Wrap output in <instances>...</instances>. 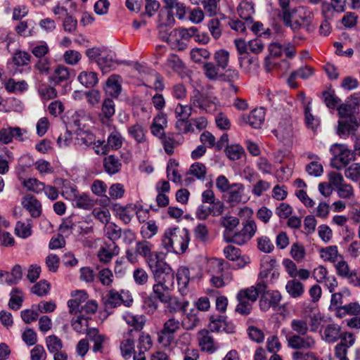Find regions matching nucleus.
I'll return each instance as SVG.
<instances>
[{
  "label": "nucleus",
  "instance_id": "nucleus-1",
  "mask_svg": "<svg viewBox=\"0 0 360 360\" xmlns=\"http://www.w3.org/2000/svg\"><path fill=\"white\" fill-rule=\"evenodd\" d=\"M189 242L188 230L179 226L167 228L161 239V245L167 252L177 255H181L187 250Z\"/></svg>",
  "mask_w": 360,
  "mask_h": 360
},
{
  "label": "nucleus",
  "instance_id": "nucleus-2",
  "mask_svg": "<svg viewBox=\"0 0 360 360\" xmlns=\"http://www.w3.org/2000/svg\"><path fill=\"white\" fill-rule=\"evenodd\" d=\"M266 288V285L264 282H259L256 285L239 290L236 295L238 304L236 307V311L242 315L250 314L252 303Z\"/></svg>",
  "mask_w": 360,
  "mask_h": 360
},
{
  "label": "nucleus",
  "instance_id": "nucleus-3",
  "mask_svg": "<svg viewBox=\"0 0 360 360\" xmlns=\"http://www.w3.org/2000/svg\"><path fill=\"white\" fill-rule=\"evenodd\" d=\"M86 56L89 60L95 61L104 73L110 72L116 65L115 52L107 48L89 49L86 51Z\"/></svg>",
  "mask_w": 360,
  "mask_h": 360
},
{
  "label": "nucleus",
  "instance_id": "nucleus-4",
  "mask_svg": "<svg viewBox=\"0 0 360 360\" xmlns=\"http://www.w3.org/2000/svg\"><path fill=\"white\" fill-rule=\"evenodd\" d=\"M330 153L332 155L330 165L332 167L341 170L347 167L354 160V153L347 145L343 143H333L330 147Z\"/></svg>",
  "mask_w": 360,
  "mask_h": 360
},
{
  "label": "nucleus",
  "instance_id": "nucleus-5",
  "mask_svg": "<svg viewBox=\"0 0 360 360\" xmlns=\"http://www.w3.org/2000/svg\"><path fill=\"white\" fill-rule=\"evenodd\" d=\"M181 327V321L174 316L166 320L158 333V342L164 347H169L174 340V334Z\"/></svg>",
  "mask_w": 360,
  "mask_h": 360
},
{
  "label": "nucleus",
  "instance_id": "nucleus-6",
  "mask_svg": "<svg viewBox=\"0 0 360 360\" xmlns=\"http://www.w3.org/2000/svg\"><path fill=\"white\" fill-rule=\"evenodd\" d=\"M62 195L68 200H71L75 207L89 210L94 205V200L86 193L79 194L75 186L62 190Z\"/></svg>",
  "mask_w": 360,
  "mask_h": 360
},
{
  "label": "nucleus",
  "instance_id": "nucleus-7",
  "mask_svg": "<svg viewBox=\"0 0 360 360\" xmlns=\"http://www.w3.org/2000/svg\"><path fill=\"white\" fill-rule=\"evenodd\" d=\"M190 103L194 108H198L207 112H215L218 108V101L216 97L202 94L195 91L190 98Z\"/></svg>",
  "mask_w": 360,
  "mask_h": 360
},
{
  "label": "nucleus",
  "instance_id": "nucleus-8",
  "mask_svg": "<svg viewBox=\"0 0 360 360\" xmlns=\"http://www.w3.org/2000/svg\"><path fill=\"white\" fill-rule=\"evenodd\" d=\"M198 29L195 27L174 29L170 32V38L167 43L174 49L183 50L186 45L182 40L195 38Z\"/></svg>",
  "mask_w": 360,
  "mask_h": 360
},
{
  "label": "nucleus",
  "instance_id": "nucleus-9",
  "mask_svg": "<svg viewBox=\"0 0 360 360\" xmlns=\"http://www.w3.org/2000/svg\"><path fill=\"white\" fill-rule=\"evenodd\" d=\"M146 263L153 273L154 278H162L167 274H174L171 272L169 265L164 261L162 253L154 252V254L146 260Z\"/></svg>",
  "mask_w": 360,
  "mask_h": 360
},
{
  "label": "nucleus",
  "instance_id": "nucleus-10",
  "mask_svg": "<svg viewBox=\"0 0 360 360\" xmlns=\"http://www.w3.org/2000/svg\"><path fill=\"white\" fill-rule=\"evenodd\" d=\"M226 202L231 206L245 203L248 198L245 195V186L241 183H232L231 186L224 195Z\"/></svg>",
  "mask_w": 360,
  "mask_h": 360
},
{
  "label": "nucleus",
  "instance_id": "nucleus-11",
  "mask_svg": "<svg viewBox=\"0 0 360 360\" xmlns=\"http://www.w3.org/2000/svg\"><path fill=\"white\" fill-rule=\"evenodd\" d=\"M174 274H167L162 278H154L155 284L153 286V292L160 302L168 296L167 292L169 291L174 284Z\"/></svg>",
  "mask_w": 360,
  "mask_h": 360
},
{
  "label": "nucleus",
  "instance_id": "nucleus-12",
  "mask_svg": "<svg viewBox=\"0 0 360 360\" xmlns=\"http://www.w3.org/2000/svg\"><path fill=\"white\" fill-rule=\"evenodd\" d=\"M288 346L293 349H313L316 341L311 335H292L287 338Z\"/></svg>",
  "mask_w": 360,
  "mask_h": 360
},
{
  "label": "nucleus",
  "instance_id": "nucleus-13",
  "mask_svg": "<svg viewBox=\"0 0 360 360\" xmlns=\"http://www.w3.org/2000/svg\"><path fill=\"white\" fill-rule=\"evenodd\" d=\"M358 129V122L354 117H349L345 120L338 121L336 132L342 139H347L349 136H351L352 139H354L356 137Z\"/></svg>",
  "mask_w": 360,
  "mask_h": 360
},
{
  "label": "nucleus",
  "instance_id": "nucleus-14",
  "mask_svg": "<svg viewBox=\"0 0 360 360\" xmlns=\"http://www.w3.org/2000/svg\"><path fill=\"white\" fill-rule=\"evenodd\" d=\"M259 300V307L263 311H266L269 309H275L280 304L282 296L278 290H267L266 289L261 293Z\"/></svg>",
  "mask_w": 360,
  "mask_h": 360
},
{
  "label": "nucleus",
  "instance_id": "nucleus-15",
  "mask_svg": "<svg viewBox=\"0 0 360 360\" xmlns=\"http://www.w3.org/2000/svg\"><path fill=\"white\" fill-rule=\"evenodd\" d=\"M136 208V205L132 203L127 204L125 206L120 203H115L112 206V211L116 217L125 224H128L135 214Z\"/></svg>",
  "mask_w": 360,
  "mask_h": 360
},
{
  "label": "nucleus",
  "instance_id": "nucleus-16",
  "mask_svg": "<svg viewBox=\"0 0 360 360\" xmlns=\"http://www.w3.org/2000/svg\"><path fill=\"white\" fill-rule=\"evenodd\" d=\"M158 25L160 37L165 41H168L170 38V33H168V27H171L174 23V18L172 13L169 12H161L159 14Z\"/></svg>",
  "mask_w": 360,
  "mask_h": 360
},
{
  "label": "nucleus",
  "instance_id": "nucleus-17",
  "mask_svg": "<svg viewBox=\"0 0 360 360\" xmlns=\"http://www.w3.org/2000/svg\"><path fill=\"white\" fill-rule=\"evenodd\" d=\"M297 19L302 23L303 27L308 32H312L315 29L313 22L314 18L313 11L306 6H299L295 10Z\"/></svg>",
  "mask_w": 360,
  "mask_h": 360
},
{
  "label": "nucleus",
  "instance_id": "nucleus-18",
  "mask_svg": "<svg viewBox=\"0 0 360 360\" xmlns=\"http://www.w3.org/2000/svg\"><path fill=\"white\" fill-rule=\"evenodd\" d=\"M26 130L20 127H7L0 129V143L8 144L13 141V139L20 141H23V135Z\"/></svg>",
  "mask_w": 360,
  "mask_h": 360
},
{
  "label": "nucleus",
  "instance_id": "nucleus-19",
  "mask_svg": "<svg viewBox=\"0 0 360 360\" xmlns=\"http://www.w3.org/2000/svg\"><path fill=\"white\" fill-rule=\"evenodd\" d=\"M86 335L94 343L92 351L94 353L102 352L108 342V338L105 335L101 333L96 328L87 330Z\"/></svg>",
  "mask_w": 360,
  "mask_h": 360
},
{
  "label": "nucleus",
  "instance_id": "nucleus-20",
  "mask_svg": "<svg viewBox=\"0 0 360 360\" xmlns=\"http://www.w3.org/2000/svg\"><path fill=\"white\" fill-rule=\"evenodd\" d=\"M283 266L290 277L294 278H299L301 280H307L310 277L311 273L306 269H297L296 264L290 259L283 260Z\"/></svg>",
  "mask_w": 360,
  "mask_h": 360
},
{
  "label": "nucleus",
  "instance_id": "nucleus-21",
  "mask_svg": "<svg viewBox=\"0 0 360 360\" xmlns=\"http://www.w3.org/2000/svg\"><path fill=\"white\" fill-rule=\"evenodd\" d=\"M22 205L33 218H37L41 214V204L34 195L27 194L22 198Z\"/></svg>",
  "mask_w": 360,
  "mask_h": 360
},
{
  "label": "nucleus",
  "instance_id": "nucleus-22",
  "mask_svg": "<svg viewBox=\"0 0 360 360\" xmlns=\"http://www.w3.org/2000/svg\"><path fill=\"white\" fill-rule=\"evenodd\" d=\"M226 317L224 316H212L210 317V322L209 323V328L212 332L225 331L228 333L234 332V326L233 324L227 323L226 321Z\"/></svg>",
  "mask_w": 360,
  "mask_h": 360
},
{
  "label": "nucleus",
  "instance_id": "nucleus-23",
  "mask_svg": "<svg viewBox=\"0 0 360 360\" xmlns=\"http://www.w3.org/2000/svg\"><path fill=\"white\" fill-rule=\"evenodd\" d=\"M322 339L328 343H334L341 337V327L337 323L326 325L321 333Z\"/></svg>",
  "mask_w": 360,
  "mask_h": 360
},
{
  "label": "nucleus",
  "instance_id": "nucleus-24",
  "mask_svg": "<svg viewBox=\"0 0 360 360\" xmlns=\"http://www.w3.org/2000/svg\"><path fill=\"white\" fill-rule=\"evenodd\" d=\"M72 299L68 302V306L70 313H76L80 310L82 304L88 299V295L85 290H76L71 294Z\"/></svg>",
  "mask_w": 360,
  "mask_h": 360
},
{
  "label": "nucleus",
  "instance_id": "nucleus-25",
  "mask_svg": "<svg viewBox=\"0 0 360 360\" xmlns=\"http://www.w3.org/2000/svg\"><path fill=\"white\" fill-rule=\"evenodd\" d=\"M18 179L22 187L27 191L36 194H40L43 191L44 184L37 178H23L20 174H18Z\"/></svg>",
  "mask_w": 360,
  "mask_h": 360
},
{
  "label": "nucleus",
  "instance_id": "nucleus-26",
  "mask_svg": "<svg viewBox=\"0 0 360 360\" xmlns=\"http://www.w3.org/2000/svg\"><path fill=\"white\" fill-rule=\"evenodd\" d=\"M167 117L162 112H160L153 118L150 126L151 133L156 137L162 139L165 134V128L167 127Z\"/></svg>",
  "mask_w": 360,
  "mask_h": 360
},
{
  "label": "nucleus",
  "instance_id": "nucleus-27",
  "mask_svg": "<svg viewBox=\"0 0 360 360\" xmlns=\"http://www.w3.org/2000/svg\"><path fill=\"white\" fill-rule=\"evenodd\" d=\"M124 141V136L115 127H113L107 139L106 146L108 149V152L110 150H117L121 148Z\"/></svg>",
  "mask_w": 360,
  "mask_h": 360
},
{
  "label": "nucleus",
  "instance_id": "nucleus-28",
  "mask_svg": "<svg viewBox=\"0 0 360 360\" xmlns=\"http://www.w3.org/2000/svg\"><path fill=\"white\" fill-rule=\"evenodd\" d=\"M120 81L121 77L117 75H112L110 76L104 87L105 93L112 97H118L122 90Z\"/></svg>",
  "mask_w": 360,
  "mask_h": 360
},
{
  "label": "nucleus",
  "instance_id": "nucleus-29",
  "mask_svg": "<svg viewBox=\"0 0 360 360\" xmlns=\"http://www.w3.org/2000/svg\"><path fill=\"white\" fill-rule=\"evenodd\" d=\"M127 133L138 143H145L147 141V129L139 123L129 126Z\"/></svg>",
  "mask_w": 360,
  "mask_h": 360
},
{
  "label": "nucleus",
  "instance_id": "nucleus-30",
  "mask_svg": "<svg viewBox=\"0 0 360 360\" xmlns=\"http://www.w3.org/2000/svg\"><path fill=\"white\" fill-rule=\"evenodd\" d=\"M265 119V111L263 108H255L252 110L243 120L253 128L258 129L262 125Z\"/></svg>",
  "mask_w": 360,
  "mask_h": 360
},
{
  "label": "nucleus",
  "instance_id": "nucleus-31",
  "mask_svg": "<svg viewBox=\"0 0 360 360\" xmlns=\"http://www.w3.org/2000/svg\"><path fill=\"white\" fill-rule=\"evenodd\" d=\"M120 253V248L115 243L105 247H101L98 251L97 256L101 262L107 264L112 257Z\"/></svg>",
  "mask_w": 360,
  "mask_h": 360
},
{
  "label": "nucleus",
  "instance_id": "nucleus-32",
  "mask_svg": "<svg viewBox=\"0 0 360 360\" xmlns=\"http://www.w3.org/2000/svg\"><path fill=\"white\" fill-rule=\"evenodd\" d=\"M239 224L240 220L236 217L226 214L221 217L220 224L224 228L223 233L224 240L233 233Z\"/></svg>",
  "mask_w": 360,
  "mask_h": 360
},
{
  "label": "nucleus",
  "instance_id": "nucleus-33",
  "mask_svg": "<svg viewBox=\"0 0 360 360\" xmlns=\"http://www.w3.org/2000/svg\"><path fill=\"white\" fill-rule=\"evenodd\" d=\"M115 103L110 98L103 101L101 106V113L99 119L103 124H108L109 120L115 115Z\"/></svg>",
  "mask_w": 360,
  "mask_h": 360
},
{
  "label": "nucleus",
  "instance_id": "nucleus-34",
  "mask_svg": "<svg viewBox=\"0 0 360 360\" xmlns=\"http://www.w3.org/2000/svg\"><path fill=\"white\" fill-rule=\"evenodd\" d=\"M335 268L336 274L339 276L347 278L349 281L356 277V272L350 269L347 262L344 259L343 257L335 263Z\"/></svg>",
  "mask_w": 360,
  "mask_h": 360
},
{
  "label": "nucleus",
  "instance_id": "nucleus-35",
  "mask_svg": "<svg viewBox=\"0 0 360 360\" xmlns=\"http://www.w3.org/2000/svg\"><path fill=\"white\" fill-rule=\"evenodd\" d=\"M199 344L203 351L214 352L216 350L213 337L208 330H202L198 333Z\"/></svg>",
  "mask_w": 360,
  "mask_h": 360
},
{
  "label": "nucleus",
  "instance_id": "nucleus-36",
  "mask_svg": "<svg viewBox=\"0 0 360 360\" xmlns=\"http://www.w3.org/2000/svg\"><path fill=\"white\" fill-rule=\"evenodd\" d=\"M176 279L179 292L182 295L186 294L190 281L189 269L185 266L179 268L176 273Z\"/></svg>",
  "mask_w": 360,
  "mask_h": 360
},
{
  "label": "nucleus",
  "instance_id": "nucleus-37",
  "mask_svg": "<svg viewBox=\"0 0 360 360\" xmlns=\"http://www.w3.org/2000/svg\"><path fill=\"white\" fill-rule=\"evenodd\" d=\"M321 258L325 261L331 263H335L342 256L339 253L338 247L336 245H330L322 248L320 251Z\"/></svg>",
  "mask_w": 360,
  "mask_h": 360
},
{
  "label": "nucleus",
  "instance_id": "nucleus-38",
  "mask_svg": "<svg viewBox=\"0 0 360 360\" xmlns=\"http://www.w3.org/2000/svg\"><path fill=\"white\" fill-rule=\"evenodd\" d=\"M338 318H343L347 315H360V305L356 302H351L348 304L342 305L335 312Z\"/></svg>",
  "mask_w": 360,
  "mask_h": 360
},
{
  "label": "nucleus",
  "instance_id": "nucleus-39",
  "mask_svg": "<svg viewBox=\"0 0 360 360\" xmlns=\"http://www.w3.org/2000/svg\"><path fill=\"white\" fill-rule=\"evenodd\" d=\"M79 83L86 88L95 86L98 82V75L93 71H82L77 77Z\"/></svg>",
  "mask_w": 360,
  "mask_h": 360
},
{
  "label": "nucleus",
  "instance_id": "nucleus-40",
  "mask_svg": "<svg viewBox=\"0 0 360 360\" xmlns=\"http://www.w3.org/2000/svg\"><path fill=\"white\" fill-rule=\"evenodd\" d=\"M70 77L69 69L64 65H57L51 75L50 76V81L54 84H59L60 83L68 80Z\"/></svg>",
  "mask_w": 360,
  "mask_h": 360
},
{
  "label": "nucleus",
  "instance_id": "nucleus-41",
  "mask_svg": "<svg viewBox=\"0 0 360 360\" xmlns=\"http://www.w3.org/2000/svg\"><path fill=\"white\" fill-rule=\"evenodd\" d=\"M206 270L210 276L216 274L221 275L224 273H228V271H224L225 266L224 260L217 258L207 259Z\"/></svg>",
  "mask_w": 360,
  "mask_h": 360
},
{
  "label": "nucleus",
  "instance_id": "nucleus-42",
  "mask_svg": "<svg viewBox=\"0 0 360 360\" xmlns=\"http://www.w3.org/2000/svg\"><path fill=\"white\" fill-rule=\"evenodd\" d=\"M275 263V260L269 258L262 260L259 272V277L262 279L267 278L270 274H271L273 278H277L278 277L279 273L273 270Z\"/></svg>",
  "mask_w": 360,
  "mask_h": 360
},
{
  "label": "nucleus",
  "instance_id": "nucleus-43",
  "mask_svg": "<svg viewBox=\"0 0 360 360\" xmlns=\"http://www.w3.org/2000/svg\"><path fill=\"white\" fill-rule=\"evenodd\" d=\"M103 167L108 174H115L120 171L122 163L117 157L110 155L104 158Z\"/></svg>",
  "mask_w": 360,
  "mask_h": 360
},
{
  "label": "nucleus",
  "instance_id": "nucleus-44",
  "mask_svg": "<svg viewBox=\"0 0 360 360\" xmlns=\"http://www.w3.org/2000/svg\"><path fill=\"white\" fill-rule=\"evenodd\" d=\"M75 144L89 146L94 142L95 135L84 129L75 130Z\"/></svg>",
  "mask_w": 360,
  "mask_h": 360
},
{
  "label": "nucleus",
  "instance_id": "nucleus-45",
  "mask_svg": "<svg viewBox=\"0 0 360 360\" xmlns=\"http://www.w3.org/2000/svg\"><path fill=\"white\" fill-rule=\"evenodd\" d=\"M22 269L20 265L13 266L11 272H0V277L4 278V281L9 285L16 284L22 278Z\"/></svg>",
  "mask_w": 360,
  "mask_h": 360
},
{
  "label": "nucleus",
  "instance_id": "nucleus-46",
  "mask_svg": "<svg viewBox=\"0 0 360 360\" xmlns=\"http://www.w3.org/2000/svg\"><path fill=\"white\" fill-rule=\"evenodd\" d=\"M255 13L254 6L252 3L243 1L240 2L238 7V13L241 19L248 23L249 21L252 22V15Z\"/></svg>",
  "mask_w": 360,
  "mask_h": 360
},
{
  "label": "nucleus",
  "instance_id": "nucleus-47",
  "mask_svg": "<svg viewBox=\"0 0 360 360\" xmlns=\"http://www.w3.org/2000/svg\"><path fill=\"white\" fill-rule=\"evenodd\" d=\"M153 245L148 240L138 241L135 245V252L137 255L141 256L146 259H149L154 252H153Z\"/></svg>",
  "mask_w": 360,
  "mask_h": 360
},
{
  "label": "nucleus",
  "instance_id": "nucleus-48",
  "mask_svg": "<svg viewBox=\"0 0 360 360\" xmlns=\"http://www.w3.org/2000/svg\"><path fill=\"white\" fill-rule=\"evenodd\" d=\"M5 89L9 93L22 94L27 90L28 84L25 80L16 82L11 78L5 83Z\"/></svg>",
  "mask_w": 360,
  "mask_h": 360
},
{
  "label": "nucleus",
  "instance_id": "nucleus-49",
  "mask_svg": "<svg viewBox=\"0 0 360 360\" xmlns=\"http://www.w3.org/2000/svg\"><path fill=\"white\" fill-rule=\"evenodd\" d=\"M285 290L290 297L293 298L301 297L304 291V285L295 278L287 282Z\"/></svg>",
  "mask_w": 360,
  "mask_h": 360
},
{
  "label": "nucleus",
  "instance_id": "nucleus-50",
  "mask_svg": "<svg viewBox=\"0 0 360 360\" xmlns=\"http://www.w3.org/2000/svg\"><path fill=\"white\" fill-rule=\"evenodd\" d=\"M200 323L198 313L193 309L186 314V316L181 321V326L187 330H191L196 328Z\"/></svg>",
  "mask_w": 360,
  "mask_h": 360
},
{
  "label": "nucleus",
  "instance_id": "nucleus-51",
  "mask_svg": "<svg viewBox=\"0 0 360 360\" xmlns=\"http://www.w3.org/2000/svg\"><path fill=\"white\" fill-rule=\"evenodd\" d=\"M239 64L245 72L249 73L258 68L257 60L249 55L241 56L239 58Z\"/></svg>",
  "mask_w": 360,
  "mask_h": 360
},
{
  "label": "nucleus",
  "instance_id": "nucleus-52",
  "mask_svg": "<svg viewBox=\"0 0 360 360\" xmlns=\"http://www.w3.org/2000/svg\"><path fill=\"white\" fill-rule=\"evenodd\" d=\"M162 301L165 304L167 311L171 314H174L181 311L184 307L181 302L177 297L168 295Z\"/></svg>",
  "mask_w": 360,
  "mask_h": 360
},
{
  "label": "nucleus",
  "instance_id": "nucleus-53",
  "mask_svg": "<svg viewBox=\"0 0 360 360\" xmlns=\"http://www.w3.org/2000/svg\"><path fill=\"white\" fill-rule=\"evenodd\" d=\"M123 319L129 326L135 330H141L143 328L145 319L142 316H135L129 312H125L122 315Z\"/></svg>",
  "mask_w": 360,
  "mask_h": 360
},
{
  "label": "nucleus",
  "instance_id": "nucleus-54",
  "mask_svg": "<svg viewBox=\"0 0 360 360\" xmlns=\"http://www.w3.org/2000/svg\"><path fill=\"white\" fill-rule=\"evenodd\" d=\"M332 4H323L322 13L325 18H329V13H333L334 10L342 11L345 6V0H331Z\"/></svg>",
  "mask_w": 360,
  "mask_h": 360
},
{
  "label": "nucleus",
  "instance_id": "nucleus-55",
  "mask_svg": "<svg viewBox=\"0 0 360 360\" xmlns=\"http://www.w3.org/2000/svg\"><path fill=\"white\" fill-rule=\"evenodd\" d=\"M105 236L110 240L115 241L122 236V229L113 222H109L104 227Z\"/></svg>",
  "mask_w": 360,
  "mask_h": 360
},
{
  "label": "nucleus",
  "instance_id": "nucleus-56",
  "mask_svg": "<svg viewBox=\"0 0 360 360\" xmlns=\"http://www.w3.org/2000/svg\"><path fill=\"white\" fill-rule=\"evenodd\" d=\"M89 120V116L84 110H79L72 116V124L77 127L76 130L84 129Z\"/></svg>",
  "mask_w": 360,
  "mask_h": 360
},
{
  "label": "nucleus",
  "instance_id": "nucleus-57",
  "mask_svg": "<svg viewBox=\"0 0 360 360\" xmlns=\"http://www.w3.org/2000/svg\"><path fill=\"white\" fill-rule=\"evenodd\" d=\"M166 7L169 9H175L176 16L179 19H183L186 13V8L184 4L179 0H162Z\"/></svg>",
  "mask_w": 360,
  "mask_h": 360
},
{
  "label": "nucleus",
  "instance_id": "nucleus-58",
  "mask_svg": "<svg viewBox=\"0 0 360 360\" xmlns=\"http://www.w3.org/2000/svg\"><path fill=\"white\" fill-rule=\"evenodd\" d=\"M32 224L30 221L27 222L18 221L15 227V233L17 236L21 238H27L32 233Z\"/></svg>",
  "mask_w": 360,
  "mask_h": 360
},
{
  "label": "nucleus",
  "instance_id": "nucleus-59",
  "mask_svg": "<svg viewBox=\"0 0 360 360\" xmlns=\"http://www.w3.org/2000/svg\"><path fill=\"white\" fill-rule=\"evenodd\" d=\"M120 293L118 292L111 290L105 297V305L106 307L115 308L119 306L122 303V297Z\"/></svg>",
  "mask_w": 360,
  "mask_h": 360
},
{
  "label": "nucleus",
  "instance_id": "nucleus-60",
  "mask_svg": "<svg viewBox=\"0 0 360 360\" xmlns=\"http://www.w3.org/2000/svg\"><path fill=\"white\" fill-rule=\"evenodd\" d=\"M10 295L11 298L8 302L9 307L14 310L19 309L23 301L22 291L18 288H13Z\"/></svg>",
  "mask_w": 360,
  "mask_h": 360
},
{
  "label": "nucleus",
  "instance_id": "nucleus-61",
  "mask_svg": "<svg viewBox=\"0 0 360 360\" xmlns=\"http://www.w3.org/2000/svg\"><path fill=\"white\" fill-rule=\"evenodd\" d=\"M233 279L231 273H224L221 275H212L210 282L216 288H221L230 283Z\"/></svg>",
  "mask_w": 360,
  "mask_h": 360
},
{
  "label": "nucleus",
  "instance_id": "nucleus-62",
  "mask_svg": "<svg viewBox=\"0 0 360 360\" xmlns=\"http://www.w3.org/2000/svg\"><path fill=\"white\" fill-rule=\"evenodd\" d=\"M13 160V153L8 149L5 150L4 155H0V174H6L9 171V163Z\"/></svg>",
  "mask_w": 360,
  "mask_h": 360
},
{
  "label": "nucleus",
  "instance_id": "nucleus-63",
  "mask_svg": "<svg viewBox=\"0 0 360 360\" xmlns=\"http://www.w3.org/2000/svg\"><path fill=\"white\" fill-rule=\"evenodd\" d=\"M32 20H26L20 21L15 27L16 33L22 37H26L32 34L33 27L30 28L32 25Z\"/></svg>",
  "mask_w": 360,
  "mask_h": 360
},
{
  "label": "nucleus",
  "instance_id": "nucleus-64",
  "mask_svg": "<svg viewBox=\"0 0 360 360\" xmlns=\"http://www.w3.org/2000/svg\"><path fill=\"white\" fill-rule=\"evenodd\" d=\"M344 174L347 179L354 182L358 181L360 179V163L351 164L345 169Z\"/></svg>",
  "mask_w": 360,
  "mask_h": 360
}]
</instances>
